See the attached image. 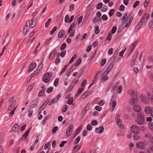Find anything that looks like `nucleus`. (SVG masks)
Returning a JSON list of instances; mask_svg holds the SVG:
<instances>
[{
	"instance_id": "28",
	"label": "nucleus",
	"mask_w": 153,
	"mask_h": 153,
	"mask_svg": "<svg viewBox=\"0 0 153 153\" xmlns=\"http://www.w3.org/2000/svg\"><path fill=\"white\" fill-rule=\"evenodd\" d=\"M112 34L110 33H109L108 34V36L106 38L105 41H108V42H109L110 40L111 39Z\"/></svg>"
},
{
	"instance_id": "22",
	"label": "nucleus",
	"mask_w": 153,
	"mask_h": 153,
	"mask_svg": "<svg viewBox=\"0 0 153 153\" xmlns=\"http://www.w3.org/2000/svg\"><path fill=\"white\" fill-rule=\"evenodd\" d=\"M113 66V65L112 63L110 64L107 68L105 72H107L108 73H109V72L111 71V69H112Z\"/></svg>"
},
{
	"instance_id": "3",
	"label": "nucleus",
	"mask_w": 153,
	"mask_h": 153,
	"mask_svg": "<svg viewBox=\"0 0 153 153\" xmlns=\"http://www.w3.org/2000/svg\"><path fill=\"white\" fill-rule=\"evenodd\" d=\"M51 77L52 76H51L50 74L47 72L44 75L42 79L45 82H48L50 80Z\"/></svg>"
},
{
	"instance_id": "61",
	"label": "nucleus",
	"mask_w": 153,
	"mask_h": 153,
	"mask_svg": "<svg viewBox=\"0 0 153 153\" xmlns=\"http://www.w3.org/2000/svg\"><path fill=\"white\" fill-rule=\"evenodd\" d=\"M58 129V127L57 126L54 127L52 129V132L53 133H55Z\"/></svg>"
},
{
	"instance_id": "52",
	"label": "nucleus",
	"mask_w": 153,
	"mask_h": 153,
	"mask_svg": "<svg viewBox=\"0 0 153 153\" xmlns=\"http://www.w3.org/2000/svg\"><path fill=\"white\" fill-rule=\"evenodd\" d=\"M107 8L108 7L106 5L104 6L101 10V11L103 12H105L107 10Z\"/></svg>"
},
{
	"instance_id": "53",
	"label": "nucleus",
	"mask_w": 153,
	"mask_h": 153,
	"mask_svg": "<svg viewBox=\"0 0 153 153\" xmlns=\"http://www.w3.org/2000/svg\"><path fill=\"white\" fill-rule=\"evenodd\" d=\"M96 29L94 30V32L96 34H98L100 32V30L99 29V26H97L95 27Z\"/></svg>"
},
{
	"instance_id": "33",
	"label": "nucleus",
	"mask_w": 153,
	"mask_h": 153,
	"mask_svg": "<svg viewBox=\"0 0 153 153\" xmlns=\"http://www.w3.org/2000/svg\"><path fill=\"white\" fill-rule=\"evenodd\" d=\"M29 29L30 28H29V27H26V26H25L23 28V32L24 34H26L28 30H29Z\"/></svg>"
},
{
	"instance_id": "13",
	"label": "nucleus",
	"mask_w": 153,
	"mask_h": 153,
	"mask_svg": "<svg viewBox=\"0 0 153 153\" xmlns=\"http://www.w3.org/2000/svg\"><path fill=\"white\" fill-rule=\"evenodd\" d=\"M49 100H46L44 102L42 105L40 107L39 109V110L40 111L39 113V114H40L41 113V111L44 109V108L47 105L49 102Z\"/></svg>"
},
{
	"instance_id": "11",
	"label": "nucleus",
	"mask_w": 153,
	"mask_h": 153,
	"mask_svg": "<svg viewBox=\"0 0 153 153\" xmlns=\"http://www.w3.org/2000/svg\"><path fill=\"white\" fill-rule=\"evenodd\" d=\"M36 66V64L34 62H32L30 65L29 67V72H30L35 69Z\"/></svg>"
},
{
	"instance_id": "24",
	"label": "nucleus",
	"mask_w": 153,
	"mask_h": 153,
	"mask_svg": "<svg viewBox=\"0 0 153 153\" xmlns=\"http://www.w3.org/2000/svg\"><path fill=\"white\" fill-rule=\"evenodd\" d=\"M133 109L134 111L137 112H140L141 111L140 108L137 105H135L133 107Z\"/></svg>"
},
{
	"instance_id": "18",
	"label": "nucleus",
	"mask_w": 153,
	"mask_h": 153,
	"mask_svg": "<svg viewBox=\"0 0 153 153\" xmlns=\"http://www.w3.org/2000/svg\"><path fill=\"white\" fill-rule=\"evenodd\" d=\"M145 145L144 143L142 142H139L136 143V146L138 148L143 149Z\"/></svg>"
},
{
	"instance_id": "29",
	"label": "nucleus",
	"mask_w": 153,
	"mask_h": 153,
	"mask_svg": "<svg viewBox=\"0 0 153 153\" xmlns=\"http://www.w3.org/2000/svg\"><path fill=\"white\" fill-rule=\"evenodd\" d=\"M149 27L151 30H153V19L149 22Z\"/></svg>"
},
{
	"instance_id": "19",
	"label": "nucleus",
	"mask_w": 153,
	"mask_h": 153,
	"mask_svg": "<svg viewBox=\"0 0 153 153\" xmlns=\"http://www.w3.org/2000/svg\"><path fill=\"white\" fill-rule=\"evenodd\" d=\"M65 33V31L64 30H61L58 33V36L59 38H62Z\"/></svg>"
},
{
	"instance_id": "1",
	"label": "nucleus",
	"mask_w": 153,
	"mask_h": 153,
	"mask_svg": "<svg viewBox=\"0 0 153 153\" xmlns=\"http://www.w3.org/2000/svg\"><path fill=\"white\" fill-rule=\"evenodd\" d=\"M145 119L142 113L137 114V117L135 119V122L140 125H143L145 123Z\"/></svg>"
},
{
	"instance_id": "58",
	"label": "nucleus",
	"mask_w": 153,
	"mask_h": 153,
	"mask_svg": "<svg viewBox=\"0 0 153 153\" xmlns=\"http://www.w3.org/2000/svg\"><path fill=\"white\" fill-rule=\"evenodd\" d=\"M123 87L122 86H119V88L117 89V91L118 93H120L122 91Z\"/></svg>"
},
{
	"instance_id": "57",
	"label": "nucleus",
	"mask_w": 153,
	"mask_h": 153,
	"mask_svg": "<svg viewBox=\"0 0 153 153\" xmlns=\"http://www.w3.org/2000/svg\"><path fill=\"white\" fill-rule=\"evenodd\" d=\"M69 19V16L68 15H67L65 16V21L66 22H68Z\"/></svg>"
},
{
	"instance_id": "7",
	"label": "nucleus",
	"mask_w": 153,
	"mask_h": 153,
	"mask_svg": "<svg viewBox=\"0 0 153 153\" xmlns=\"http://www.w3.org/2000/svg\"><path fill=\"white\" fill-rule=\"evenodd\" d=\"M108 74V73L105 71L102 74L100 78L102 82H105L108 79V77L106 76Z\"/></svg>"
},
{
	"instance_id": "26",
	"label": "nucleus",
	"mask_w": 153,
	"mask_h": 153,
	"mask_svg": "<svg viewBox=\"0 0 153 153\" xmlns=\"http://www.w3.org/2000/svg\"><path fill=\"white\" fill-rule=\"evenodd\" d=\"M46 91V88H44L43 89H42L39 91L38 95L39 97H42L44 95L45 91Z\"/></svg>"
},
{
	"instance_id": "2",
	"label": "nucleus",
	"mask_w": 153,
	"mask_h": 153,
	"mask_svg": "<svg viewBox=\"0 0 153 153\" xmlns=\"http://www.w3.org/2000/svg\"><path fill=\"white\" fill-rule=\"evenodd\" d=\"M131 99L130 101V103L131 105H134L137 102V98L136 94H135L134 91H131Z\"/></svg>"
},
{
	"instance_id": "32",
	"label": "nucleus",
	"mask_w": 153,
	"mask_h": 153,
	"mask_svg": "<svg viewBox=\"0 0 153 153\" xmlns=\"http://www.w3.org/2000/svg\"><path fill=\"white\" fill-rule=\"evenodd\" d=\"M133 16H131L130 17L129 20V21L128 22V23L126 25L125 27H128V26H129L130 25L131 23L132 22V21L133 19Z\"/></svg>"
},
{
	"instance_id": "46",
	"label": "nucleus",
	"mask_w": 153,
	"mask_h": 153,
	"mask_svg": "<svg viewBox=\"0 0 153 153\" xmlns=\"http://www.w3.org/2000/svg\"><path fill=\"white\" fill-rule=\"evenodd\" d=\"M53 89V88L52 87H50L47 89V92L48 93H50L52 91Z\"/></svg>"
},
{
	"instance_id": "34",
	"label": "nucleus",
	"mask_w": 153,
	"mask_h": 153,
	"mask_svg": "<svg viewBox=\"0 0 153 153\" xmlns=\"http://www.w3.org/2000/svg\"><path fill=\"white\" fill-rule=\"evenodd\" d=\"M38 70H36V71H34V72L30 76L31 77L30 79H29V81H30V79H31L32 78L36 76V75H37L39 72H38Z\"/></svg>"
},
{
	"instance_id": "62",
	"label": "nucleus",
	"mask_w": 153,
	"mask_h": 153,
	"mask_svg": "<svg viewBox=\"0 0 153 153\" xmlns=\"http://www.w3.org/2000/svg\"><path fill=\"white\" fill-rule=\"evenodd\" d=\"M68 108V105H65L64 107L62 109V111L63 112L66 111Z\"/></svg>"
},
{
	"instance_id": "40",
	"label": "nucleus",
	"mask_w": 153,
	"mask_h": 153,
	"mask_svg": "<svg viewBox=\"0 0 153 153\" xmlns=\"http://www.w3.org/2000/svg\"><path fill=\"white\" fill-rule=\"evenodd\" d=\"M81 62L82 59L80 58L74 64H75L76 66H77L81 64Z\"/></svg>"
},
{
	"instance_id": "43",
	"label": "nucleus",
	"mask_w": 153,
	"mask_h": 153,
	"mask_svg": "<svg viewBox=\"0 0 153 153\" xmlns=\"http://www.w3.org/2000/svg\"><path fill=\"white\" fill-rule=\"evenodd\" d=\"M81 137L80 136H78L74 140V143L75 144L78 143Z\"/></svg>"
},
{
	"instance_id": "48",
	"label": "nucleus",
	"mask_w": 153,
	"mask_h": 153,
	"mask_svg": "<svg viewBox=\"0 0 153 153\" xmlns=\"http://www.w3.org/2000/svg\"><path fill=\"white\" fill-rule=\"evenodd\" d=\"M59 81V78H56L54 82V85L55 86H57L58 85V82Z\"/></svg>"
},
{
	"instance_id": "49",
	"label": "nucleus",
	"mask_w": 153,
	"mask_h": 153,
	"mask_svg": "<svg viewBox=\"0 0 153 153\" xmlns=\"http://www.w3.org/2000/svg\"><path fill=\"white\" fill-rule=\"evenodd\" d=\"M77 22L76 21V22H74L69 27V28H71V29L72 30L73 28L75 27L76 25L77 24Z\"/></svg>"
},
{
	"instance_id": "23",
	"label": "nucleus",
	"mask_w": 153,
	"mask_h": 153,
	"mask_svg": "<svg viewBox=\"0 0 153 153\" xmlns=\"http://www.w3.org/2000/svg\"><path fill=\"white\" fill-rule=\"evenodd\" d=\"M152 109L149 106L145 107L144 109V111L146 114H149L151 113Z\"/></svg>"
},
{
	"instance_id": "5",
	"label": "nucleus",
	"mask_w": 153,
	"mask_h": 153,
	"mask_svg": "<svg viewBox=\"0 0 153 153\" xmlns=\"http://www.w3.org/2000/svg\"><path fill=\"white\" fill-rule=\"evenodd\" d=\"M39 99L38 98L35 99L32 102L31 105H30L29 108L30 109L35 107L38 103Z\"/></svg>"
},
{
	"instance_id": "4",
	"label": "nucleus",
	"mask_w": 153,
	"mask_h": 153,
	"mask_svg": "<svg viewBox=\"0 0 153 153\" xmlns=\"http://www.w3.org/2000/svg\"><path fill=\"white\" fill-rule=\"evenodd\" d=\"M131 130L132 132L136 134H138L140 131L139 127L135 125H133L131 126Z\"/></svg>"
},
{
	"instance_id": "47",
	"label": "nucleus",
	"mask_w": 153,
	"mask_h": 153,
	"mask_svg": "<svg viewBox=\"0 0 153 153\" xmlns=\"http://www.w3.org/2000/svg\"><path fill=\"white\" fill-rule=\"evenodd\" d=\"M114 9H111L110 10V11L108 13L109 15L110 16H112L113 15V14L114 13Z\"/></svg>"
},
{
	"instance_id": "20",
	"label": "nucleus",
	"mask_w": 153,
	"mask_h": 153,
	"mask_svg": "<svg viewBox=\"0 0 153 153\" xmlns=\"http://www.w3.org/2000/svg\"><path fill=\"white\" fill-rule=\"evenodd\" d=\"M142 20L140 21L138 23L137 25L136 26L135 28V31H137L138 30H139L140 27H141L142 25Z\"/></svg>"
},
{
	"instance_id": "64",
	"label": "nucleus",
	"mask_w": 153,
	"mask_h": 153,
	"mask_svg": "<svg viewBox=\"0 0 153 153\" xmlns=\"http://www.w3.org/2000/svg\"><path fill=\"white\" fill-rule=\"evenodd\" d=\"M149 126L150 128L153 131V123H149Z\"/></svg>"
},
{
	"instance_id": "44",
	"label": "nucleus",
	"mask_w": 153,
	"mask_h": 153,
	"mask_svg": "<svg viewBox=\"0 0 153 153\" xmlns=\"http://www.w3.org/2000/svg\"><path fill=\"white\" fill-rule=\"evenodd\" d=\"M102 3H99L96 6V8L97 9H100L102 7Z\"/></svg>"
},
{
	"instance_id": "42",
	"label": "nucleus",
	"mask_w": 153,
	"mask_h": 153,
	"mask_svg": "<svg viewBox=\"0 0 153 153\" xmlns=\"http://www.w3.org/2000/svg\"><path fill=\"white\" fill-rule=\"evenodd\" d=\"M73 101V97L70 98L67 101V103L68 104L71 105L72 104Z\"/></svg>"
},
{
	"instance_id": "36",
	"label": "nucleus",
	"mask_w": 153,
	"mask_h": 153,
	"mask_svg": "<svg viewBox=\"0 0 153 153\" xmlns=\"http://www.w3.org/2000/svg\"><path fill=\"white\" fill-rule=\"evenodd\" d=\"M116 121L117 124L121 128H123V125H121L122 123L121 122V120H118Z\"/></svg>"
},
{
	"instance_id": "45",
	"label": "nucleus",
	"mask_w": 153,
	"mask_h": 153,
	"mask_svg": "<svg viewBox=\"0 0 153 153\" xmlns=\"http://www.w3.org/2000/svg\"><path fill=\"white\" fill-rule=\"evenodd\" d=\"M61 96V94H59L54 99H55V103L60 98Z\"/></svg>"
},
{
	"instance_id": "8",
	"label": "nucleus",
	"mask_w": 153,
	"mask_h": 153,
	"mask_svg": "<svg viewBox=\"0 0 153 153\" xmlns=\"http://www.w3.org/2000/svg\"><path fill=\"white\" fill-rule=\"evenodd\" d=\"M74 128V126L73 125H70L66 132V135L68 137L70 136V132L71 131L72 132L73 131Z\"/></svg>"
},
{
	"instance_id": "21",
	"label": "nucleus",
	"mask_w": 153,
	"mask_h": 153,
	"mask_svg": "<svg viewBox=\"0 0 153 153\" xmlns=\"http://www.w3.org/2000/svg\"><path fill=\"white\" fill-rule=\"evenodd\" d=\"M31 22H32L31 24V28H32L35 26L37 23V21L36 20V18L35 19H34V18H33L31 20Z\"/></svg>"
},
{
	"instance_id": "14",
	"label": "nucleus",
	"mask_w": 153,
	"mask_h": 153,
	"mask_svg": "<svg viewBox=\"0 0 153 153\" xmlns=\"http://www.w3.org/2000/svg\"><path fill=\"white\" fill-rule=\"evenodd\" d=\"M114 95L112 97L110 101L111 104L112 108L113 110L115 108L117 104V102L116 101H114L113 100H112V99L114 98Z\"/></svg>"
},
{
	"instance_id": "39",
	"label": "nucleus",
	"mask_w": 153,
	"mask_h": 153,
	"mask_svg": "<svg viewBox=\"0 0 153 153\" xmlns=\"http://www.w3.org/2000/svg\"><path fill=\"white\" fill-rule=\"evenodd\" d=\"M33 111L32 110V109H30V108L29 110L28 111V116L29 117H30L33 114Z\"/></svg>"
},
{
	"instance_id": "10",
	"label": "nucleus",
	"mask_w": 153,
	"mask_h": 153,
	"mask_svg": "<svg viewBox=\"0 0 153 153\" xmlns=\"http://www.w3.org/2000/svg\"><path fill=\"white\" fill-rule=\"evenodd\" d=\"M57 50L56 49L54 50L49 55L48 59L51 60L53 59L55 56V55L57 53Z\"/></svg>"
},
{
	"instance_id": "6",
	"label": "nucleus",
	"mask_w": 153,
	"mask_h": 153,
	"mask_svg": "<svg viewBox=\"0 0 153 153\" xmlns=\"http://www.w3.org/2000/svg\"><path fill=\"white\" fill-rule=\"evenodd\" d=\"M149 16V13L144 14L143 15L142 18L140 20H142L143 22L146 23L147 22Z\"/></svg>"
},
{
	"instance_id": "59",
	"label": "nucleus",
	"mask_w": 153,
	"mask_h": 153,
	"mask_svg": "<svg viewBox=\"0 0 153 153\" xmlns=\"http://www.w3.org/2000/svg\"><path fill=\"white\" fill-rule=\"evenodd\" d=\"M76 67V66L75 64H74L71 66V68L69 69L70 70H71V71H72L74 69H75Z\"/></svg>"
},
{
	"instance_id": "63",
	"label": "nucleus",
	"mask_w": 153,
	"mask_h": 153,
	"mask_svg": "<svg viewBox=\"0 0 153 153\" xmlns=\"http://www.w3.org/2000/svg\"><path fill=\"white\" fill-rule=\"evenodd\" d=\"M60 62V59L59 57H57L55 61V63L56 64H58Z\"/></svg>"
},
{
	"instance_id": "38",
	"label": "nucleus",
	"mask_w": 153,
	"mask_h": 153,
	"mask_svg": "<svg viewBox=\"0 0 153 153\" xmlns=\"http://www.w3.org/2000/svg\"><path fill=\"white\" fill-rule=\"evenodd\" d=\"M106 62V60L105 59H102L101 61V65L102 66L104 65Z\"/></svg>"
},
{
	"instance_id": "56",
	"label": "nucleus",
	"mask_w": 153,
	"mask_h": 153,
	"mask_svg": "<svg viewBox=\"0 0 153 153\" xmlns=\"http://www.w3.org/2000/svg\"><path fill=\"white\" fill-rule=\"evenodd\" d=\"M102 19L103 20L106 21L108 19V17L106 16V15L104 14L102 16Z\"/></svg>"
},
{
	"instance_id": "37",
	"label": "nucleus",
	"mask_w": 153,
	"mask_h": 153,
	"mask_svg": "<svg viewBox=\"0 0 153 153\" xmlns=\"http://www.w3.org/2000/svg\"><path fill=\"white\" fill-rule=\"evenodd\" d=\"M57 29V27L56 26H55L51 30L50 32V34L51 35H53L55 31Z\"/></svg>"
},
{
	"instance_id": "30",
	"label": "nucleus",
	"mask_w": 153,
	"mask_h": 153,
	"mask_svg": "<svg viewBox=\"0 0 153 153\" xmlns=\"http://www.w3.org/2000/svg\"><path fill=\"white\" fill-rule=\"evenodd\" d=\"M76 54H75L73 56L71 57V59H70V61L69 62V64H71L75 60V59L76 58Z\"/></svg>"
},
{
	"instance_id": "51",
	"label": "nucleus",
	"mask_w": 153,
	"mask_h": 153,
	"mask_svg": "<svg viewBox=\"0 0 153 153\" xmlns=\"http://www.w3.org/2000/svg\"><path fill=\"white\" fill-rule=\"evenodd\" d=\"M117 28L115 26H114L113 27L111 30V32L112 34H114L115 33L116 30Z\"/></svg>"
},
{
	"instance_id": "41",
	"label": "nucleus",
	"mask_w": 153,
	"mask_h": 153,
	"mask_svg": "<svg viewBox=\"0 0 153 153\" xmlns=\"http://www.w3.org/2000/svg\"><path fill=\"white\" fill-rule=\"evenodd\" d=\"M66 47V44L65 43H63L61 47H60V49L61 50H63L65 49V48Z\"/></svg>"
},
{
	"instance_id": "60",
	"label": "nucleus",
	"mask_w": 153,
	"mask_h": 153,
	"mask_svg": "<svg viewBox=\"0 0 153 153\" xmlns=\"http://www.w3.org/2000/svg\"><path fill=\"white\" fill-rule=\"evenodd\" d=\"M66 52L65 50L62 51L60 54V56L62 57H64L66 54Z\"/></svg>"
},
{
	"instance_id": "50",
	"label": "nucleus",
	"mask_w": 153,
	"mask_h": 153,
	"mask_svg": "<svg viewBox=\"0 0 153 153\" xmlns=\"http://www.w3.org/2000/svg\"><path fill=\"white\" fill-rule=\"evenodd\" d=\"M140 1H136L134 4L133 7L134 8H136L139 4Z\"/></svg>"
},
{
	"instance_id": "27",
	"label": "nucleus",
	"mask_w": 153,
	"mask_h": 153,
	"mask_svg": "<svg viewBox=\"0 0 153 153\" xmlns=\"http://www.w3.org/2000/svg\"><path fill=\"white\" fill-rule=\"evenodd\" d=\"M83 89L84 88H80L78 89V91L77 92V93L75 95V97L76 98L79 95V94L83 91Z\"/></svg>"
},
{
	"instance_id": "35",
	"label": "nucleus",
	"mask_w": 153,
	"mask_h": 153,
	"mask_svg": "<svg viewBox=\"0 0 153 153\" xmlns=\"http://www.w3.org/2000/svg\"><path fill=\"white\" fill-rule=\"evenodd\" d=\"M43 66V64L41 62L40 63L38 68V69L37 70H38V72H39L41 71V70L42 69V68Z\"/></svg>"
},
{
	"instance_id": "55",
	"label": "nucleus",
	"mask_w": 153,
	"mask_h": 153,
	"mask_svg": "<svg viewBox=\"0 0 153 153\" xmlns=\"http://www.w3.org/2000/svg\"><path fill=\"white\" fill-rule=\"evenodd\" d=\"M86 129L89 131H91L92 129V126L91 124H88L86 127Z\"/></svg>"
},
{
	"instance_id": "9",
	"label": "nucleus",
	"mask_w": 153,
	"mask_h": 153,
	"mask_svg": "<svg viewBox=\"0 0 153 153\" xmlns=\"http://www.w3.org/2000/svg\"><path fill=\"white\" fill-rule=\"evenodd\" d=\"M31 128L32 127H30L29 129L26 131L25 133L22 136V137L21 138V139L24 140H26L27 139L28 136L29 135V134L30 132V130Z\"/></svg>"
},
{
	"instance_id": "12",
	"label": "nucleus",
	"mask_w": 153,
	"mask_h": 153,
	"mask_svg": "<svg viewBox=\"0 0 153 153\" xmlns=\"http://www.w3.org/2000/svg\"><path fill=\"white\" fill-rule=\"evenodd\" d=\"M90 106V105L89 104H88L86 105L85 108H84L83 110L81 113V116H82V117L85 114L86 111L89 109Z\"/></svg>"
},
{
	"instance_id": "16",
	"label": "nucleus",
	"mask_w": 153,
	"mask_h": 153,
	"mask_svg": "<svg viewBox=\"0 0 153 153\" xmlns=\"http://www.w3.org/2000/svg\"><path fill=\"white\" fill-rule=\"evenodd\" d=\"M104 128L102 126H101L98 128L95 129V131L97 133L101 134L104 131Z\"/></svg>"
},
{
	"instance_id": "17",
	"label": "nucleus",
	"mask_w": 153,
	"mask_h": 153,
	"mask_svg": "<svg viewBox=\"0 0 153 153\" xmlns=\"http://www.w3.org/2000/svg\"><path fill=\"white\" fill-rule=\"evenodd\" d=\"M127 13H126L123 16L122 19V24H124L125 23L126 24L128 23L127 22L128 20V17H127Z\"/></svg>"
},
{
	"instance_id": "25",
	"label": "nucleus",
	"mask_w": 153,
	"mask_h": 153,
	"mask_svg": "<svg viewBox=\"0 0 153 153\" xmlns=\"http://www.w3.org/2000/svg\"><path fill=\"white\" fill-rule=\"evenodd\" d=\"M82 125H81L78 128L76 131L75 133L74 134V136H76L80 133V130L82 129Z\"/></svg>"
},
{
	"instance_id": "31",
	"label": "nucleus",
	"mask_w": 153,
	"mask_h": 153,
	"mask_svg": "<svg viewBox=\"0 0 153 153\" xmlns=\"http://www.w3.org/2000/svg\"><path fill=\"white\" fill-rule=\"evenodd\" d=\"M34 86V83H32L31 85H30L28 86L27 88V91L28 92H30L31 90V89L33 88Z\"/></svg>"
},
{
	"instance_id": "54",
	"label": "nucleus",
	"mask_w": 153,
	"mask_h": 153,
	"mask_svg": "<svg viewBox=\"0 0 153 153\" xmlns=\"http://www.w3.org/2000/svg\"><path fill=\"white\" fill-rule=\"evenodd\" d=\"M79 78H78V77H76L75 79H74L73 80V82L74 83V84L75 85L77 84V83L79 82Z\"/></svg>"
},
{
	"instance_id": "15",
	"label": "nucleus",
	"mask_w": 153,
	"mask_h": 153,
	"mask_svg": "<svg viewBox=\"0 0 153 153\" xmlns=\"http://www.w3.org/2000/svg\"><path fill=\"white\" fill-rule=\"evenodd\" d=\"M20 128V126H18L17 124L14 125L12 127V130L15 132H17Z\"/></svg>"
}]
</instances>
